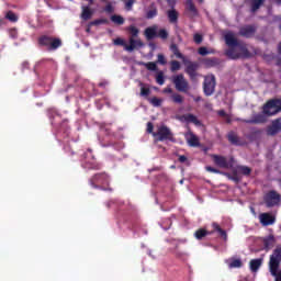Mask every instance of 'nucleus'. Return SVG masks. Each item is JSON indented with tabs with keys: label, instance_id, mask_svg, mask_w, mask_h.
Returning a JSON list of instances; mask_svg holds the SVG:
<instances>
[{
	"label": "nucleus",
	"instance_id": "4468645a",
	"mask_svg": "<svg viewBox=\"0 0 281 281\" xmlns=\"http://www.w3.org/2000/svg\"><path fill=\"white\" fill-rule=\"evenodd\" d=\"M281 132V121L280 119H277L272 122L270 126L267 128V135H270L271 137L278 135V133Z\"/></svg>",
	"mask_w": 281,
	"mask_h": 281
},
{
	"label": "nucleus",
	"instance_id": "37998d69",
	"mask_svg": "<svg viewBox=\"0 0 281 281\" xmlns=\"http://www.w3.org/2000/svg\"><path fill=\"white\" fill-rule=\"evenodd\" d=\"M170 69H171V71H179V69H181V63H179L177 60H172L170 63Z\"/></svg>",
	"mask_w": 281,
	"mask_h": 281
},
{
	"label": "nucleus",
	"instance_id": "0e129e2a",
	"mask_svg": "<svg viewBox=\"0 0 281 281\" xmlns=\"http://www.w3.org/2000/svg\"><path fill=\"white\" fill-rule=\"evenodd\" d=\"M201 100H203V98L196 97V98L194 99V102H201Z\"/></svg>",
	"mask_w": 281,
	"mask_h": 281
},
{
	"label": "nucleus",
	"instance_id": "aec40b11",
	"mask_svg": "<svg viewBox=\"0 0 281 281\" xmlns=\"http://www.w3.org/2000/svg\"><path fill=\"white\" fill-rule=\"evenodd\" d=\"M240 121L244 122V124H265L267 122V119H265V115L262 114H257L252 119H244Z\"/></svg>",
	"mask_w": 281,
	"mask_h": 281
},
{
	"label": "nucleus",
	"instance_id": "7ed1b4c3",
	"mask_svg": "<svg viewBox=\"0 0 281 281\" xmlns=\"http://www.w3.org/2000/svg\"><path fill=\"white\" fill-rule=\"evenodd\" d=\"M239 52L236 48H228L225 50V56L231 58V60H238V58H251V54L245 44H239L238 46Z\"/></svg>",
	"mask_w": 281,
	"mask_h": 281
},
{
	"label": "nucleus",
	"instance_id": "a19ab883",
	"mask_svg": "<svg viewBox=\"0 0 281 281\" xmlns=\"http://www.w3.org/2000/svg\"><path fill=\"white\" fill-rule=\"evenodd\" d=\"M90 25H109L108 19H97L90 22Z\"/></svg>",
	"mask_w": 281,
	"mask_h": 281
},
{
	"label": "nucleus",
	"instance_id": "6ab92c4d",
	"mask_svg": "<svg viewBox=\"0 0 281 281\" xmlns=\"http://www.w3.org/2000/svg\"><path fill=\"white\" fill-rule=\"evenodd\" d=\"M186 139L188 142V145L193 148H196L198 146L201 145V143L199 142V137L196 135H194V133H192V132H188L186 134Z\"/></svg>",
	"mask_w": 281,
	"mask_h": 281
},
{
	"label": "nucleus",
	"instance_id": "f257e3e1",
	"mask_svg": "<svg viewBox=\"0 0 281 281\" xmlns=\"http://www.w3.org/2000/svg\"><path fill=\"white\" fill-rule=\"evenodd\" d=\"M170 52H172L176 58H179L180 60H182L186 67L184 68L186 74L189 76L190 80L194 82V80H196L199 76H201L199 74V69H201V65L198 61H192L188 59L186 56H183V54H181V52L179 50V46L177 44L170 45Z\"/></svg>",
	"mask_w": 281,
	"mask_h": 281
},
{
	"label": "nucleus",
	"instance_id": "9d476101",
	"mask_svg": "<svg viewBox=\"0 0 281 281\" xmlns=\"http://www.w3.org/2000/svg\"><path fill=\"white\" fill-rule=\"evenodd\" d=\"M213 161L218 168H232L234 166V157H231L229 161L225 156L213 155Z\"/></svg>",
	"mask_w": 281,
	"mask_h": 281
},
{
	"label": "nucleus",
	"instance_id": "e433bc0d",
	"mask_svg": "<svg viewBox=\"0 0 281 281\" xmlns=\"http://www.w3.org/2000/svg\"><path fill=\"white\" fill-rule=\"evenodd\" d=\"M139 87H140V95L143 98H148L150 95V88L145 87L144 82H139Z\"/></svg>",
	"mask_w": 281,
	"mask_h": 281
},
{
	"label": "nucleus",
	"instance_id": "ddd939ff",
	"mask_svg": "<svg viewBox=\"0 0 281 281\" xmlns=\"http://www.w3.org/2000/svg\"><path fill=\"white\" fill-rule=\"evenodd\" d=\"M256 25H246L239 30V36H244V38H252L256 34Z\"/></svg>",
	"mask_w": 281,
	"mask_h": 281
},
{
	"label": "nucleus",
	"instance_id": "72a5a7b5",
	"mask_svg": "<svg viewBox=\"0 0 281 281\" xmlns=\"http://www.w3.org/2000/svg\"><path fill=\"white\" fill-rule=\"evenodd\" d=\"M237 171L239 175H244V177H249V175H251V168L247 166H237Z\"/></svg>",
	"mask_w": 281,
	"mask_h": 281
},
{
	"label": "nucleus",
	"instance_id": "ea45409f",
	"mask_svg": "<svg viewBox=\"0 0 281 281\" xmlns=\"http://www.w3.org/2000/svg\"><path fill=\"white\" fill-rule=\"evenodd\" d=\"M171 100L175 102V104H183V97L179 93H173L171 95Z\"/></svg>",
	"mask_w": 281,
	"mask_h": 281
},
{
	"label": "nucleus",
	"instance_id": "864d4df0",
	"mask_svg": "<svg viewBox=\"0 0 281 281\" xmlns=\"http://www.w3.org/2000/svg\"><path fill=\"white\" fill-rule=\"evenodd\" d=\"M114 10L113 4L111 3H108L104 8V12H108V14H113Z\"/></svg>",
	"mask_w": 281,
	"mask_h": 281
},
{
	"label": "nucleus",
	"instance_id": "9b49d317",
	"mask_svg": "<svg viewBox=\"0 0 281 281\" xmlns=\"http://www.w3.org/2000/svg\"><path fill=\"white\" fill-rule=\"evenodd\" d=\"M224 41L227 47H229V49H236V47L240 45V42L238 41V38H236V35H234L232 32H228L224 35Z\"/></svg>",
	"mask_w": 281,
	"mask_h": 281
},
{
	"label": "nucleus",
	"instance_id": "09e8293b",
	"mask_svg": "<svg viewBox=\"0 0 281 281\" xmlns=\"http://www.w3.org/2000/svg\"><path fill=\"white\" fill-rule=\"evenodd\" d=\"M193 41L196 45H201L203 43V35L196 33L193 35Z\"/></svg>",
	"mask_w": 281,
	"mask_h": 281
},
{
	"label": "nucleus",
	"instance_id": "4c0bfd02",
	"mask_svg": "<svg viewBox=\"0 0 281 281\" xmlns=\"http://www.w3.org/2000/svg\"><path fill=\"white\" fill-rule=\"evenodd\" d=\"M110 19L115 25H124V18L122 15L114 14Z\"/></svg>",
	"mask_w": 281,
	"mask_h": 281
},
{
	"label": "nucleus",
	"instance_id": "4be33fe9",
	"mask_svg": "<svg viewBox=\"0 0 281 281\" xmlns=\"http://www.w3.org/2000/svg\"><path fill=\"white\" fill-rule=\"evenodd\" d=\"M212 234H214V232H209L205 228H199L194 232V238H196V240H203L206 236H212Z\"/></svg>",
	"mask_w": 281,
	"mask_h": 281
},
{
	"label": "nucleus",
	"instance_id": "13d9d810",
	"mask_svg": "<svg viewBox=\"0 0 281 281\" xmlns=\"http://www.w3.org/2000/svg\"><path fill=\"white\" fill-rule=\"evenodd\" d=\"M21 67H22V71H25V69H30V63L23 61Z\"/></svg>",
	"mask_w": 281,
	"mask_h": 281
},
{
	"label": "nucleus",
	"instance_id": "f8f14e48",
	"mask_svg": "<svg viewBox=\"0 0 281 281\" xmlns=\"http://www.w3.org/2000/svg\"><path fill=\"white\" fill-rule=\"evenodd\" d=\"M259 221L263 227H269V225H273V223H276V216L271 213H261L259 215Z\"/></svg>",
	"mask_w": 281,
	"mask_h": 281
},
{
	"label": "nucleus",
	"instance_id": "2f4dec72",
	"mask_svg": "<svg viewBox=\"0 0 281 281\" xmlns=\"http://www.w3.org/2000/svg\"><path fill=\"white\" fill-rule=\"evenodd\" d=\"M187 10L191 12L192 16H196L199 14V10H196V5L192 0H187Z\"/></svg>",
	"mask_w": 281,
	"mask_h": 281
},
{
	"label": "nucleus",
	"instance_id": "774afa93",
	"mask_svg": "<svg viewBox=\"0 0 281 281\" xmlns=\"http://www.w3.org/2000/svg\"><path fill=\"white\" fill-rule=\"evenodd\" d=\"M87 32H90V29H87Z\"/></svg>",
	"mask_w": 281,
	"mask_h": 281
},
{
	"label": "nucleus",
	"instance_id": "423d86ee",
	"mask_svg": "<svg viewBox=\"0 0 281 281\" xmlns=\"http://www.w3.org/2000/svg\"><path fill=\"white\" fill-rule=\"evenodd\" d=\"M280 111H281L280 99L268 100L262 106V113L263 115H268V117H271V115H277V113H280Z\"/></svg>",
	"mask_w": 281,
	"mask_h": 281
},
{
	"label": "nucleus",
	"instance_id": "cd10ccee",
	"mask_svg": "<svg viewBox=\"0 0 281 281\" xmlns=\"http://www.w3.org/2000/svg\"><path fill=\"white\" fill-rule=\"evenodd\" d=\"M169 23H177L179 21V12L175 9L167 11Z\"/></svg>",
	"mask_w": 281,
	"mask_h": 281
},
{
	"label": "nucleus",
	"instance_id": "f704fd0d",
	"mask_svg": "<svg viewBox=\"0 0 281 281\" xmlns=\"http://www.w3.org/2000/svg\"><path fill=\"white\" fill-rule=\"evenodd\" d=\"M126 31L131 34V38H137L139 35V29L135 25H130Z\"/></svg>",
	"mask_w": 281,
	"mask_h": 281
},
{
	"label": "nucleus",
	"instance_id": "a211bd4d",
	"mask_svg": "<svg viewBox=\"0 0 281 281\" xmlns=\"http://www.w3.org/2000/svg\"><path fill=\"white\" fill-rule=\"evenodd\" d=\"M58 47H63V40L52 36L50 42L48 43V46L46 48L47 52H56Z\"/></svg>",
	"mask_w": 281,
	"mask_h": 281
},
{
	"label": "nucleus",
	"instance_id": "6e6552de",
	"mask_svg": "<svg viewBox=\"0 0 281 281\" xmlns=\"http://www.w3.org/2000/svg\"><path fill=\"white\" fill-rule=\"evenodd\" d=\"M281 195L276 190H270L263 195V203L266 207H276L280 205Z\"/></svg>",
	"mask_w": 281,
	"mask_h": 281
},
{
	"label": "nucleus",
	"instance_id": "338daca9",
	"mask_svg": "<svg viewBox=\"0 0 281 281\" xmlns=\"http://www.w3.org/2000/svg\"><path fill=\"white\" fill-rule=\"evenodd\" d=\"M229 122H232L229 119L227 120V123L229 124Z\"/></svg>",
	"mask_w": 281,
	"mask_h": 281
},
{
	"label": "nucleus",
	"instance_id": "79ce46f5",
	"mask_svg": "<svg viewBox=\"0 0 281 281\" xmlns=\"http://www.w3.org/2000/svg\"><path fill=\"white\" fill-rule=\"evenodd\" d=\"M156 82L157 85H165L166 82V79L164 78V71H159L157 75H156Z\"/></svg>",
	"mask_w": 281,
	"mask_h": 281
},
{
	"label": "nucleus",
	"instance_id": "69168bd1",
	"mask_svg": "<svg viewBox=\"0 0 281 281\" xmlns=\"http://www.w3.org/2000/svg\"><path fill=\"white\" fill-rule=\"evenodd\" d=\"M89 3H90V5H93V0H87Z\"/></svg>",
	"mask_w": 281,
	"mask_h": 281
},
{
	"label": "nucleus",
	"instance_id": "6e6d98bb",
	"mask_svg": "<svg viewBox=\"0 0 281 281\" xmlns=\"http://www.w3.org/2000/svg\"><path fill=\"white\" fill-rule=\"evenodd\" d=\"M135 3V0H127L125 3L126 10H133V4Z\"/></svg>",
	"mask_w": 281,
	"mask_h": 281
},
{
	"label": "nucleus",
	"instance_id": "dca6fc26",
	"mask_svg": "<svg viewBox=\"0 0 281 281\" xmlns=\"http://www.w3.org/2000/svg\"><path fill=\"white\" fill-rule=\"evenodd\" d=\"M130 45L126 44L125 52H135L137 47H144V43L140 40H135V37H130Z\"/></svg>",
	"mask_w": 281,
	"mask_h": 281
},
{
	"label": "nucleus",
	"instance_id": "c85d7f7f",
	"mask_svg": "<svg viewBox=\"0 0 281 281\" xmlns=\"http://www.w3.org/2000/svg\"><path fill=\"white\" fill-rule=\"evenodd\" d=\"M213 231L211 232H218L220 236L224 239L227 240V232H225V229L221 228V226L218 225V223L214 222L212 224Z\"/></svg>",
	"mask_w": 281,
	"mask_h": 281
},
{
	"label": "nucleus",
	"instance_id": "052dcab7",
	"mask_svg": "<svg viewBox=\"0 0 281 281\" xmlns=\"http://www.w3.org/2000/svg\"><path fill=\"white\" fill-rule=\"evenodd\" d=\"M218 115H220V117H226L227 116V112H225V110H220L218 111Z\"/></svg>",
	"mask_w": 281,
	"mask_h": 281
},
{
	"label": "nucleus",
	"instance_id": "58836bf2",
	"mask_svg": "<svg viewBox=\"0 0 281 281\" xmlns=\"http://www.w3.org/2000/svg\"><path fill=\"white\" fill-rule=\"evenodd\" d=\"M228 267L229 269H240L243 261L240 259H232Z\"/></svg>",
	"mask_w": 281,
	"mask_h": 281
},
{
	"label": "nucleus",
	"instance_id": "bb28decb",
	"mask_svg": "<svg viewBox=\"0 0 281 281\" xmlns=\"http://www.w3.org/2000/svg\"><path fill=\"white\" fill-rule=\"evenodd\" d=\"M50 41H52V36H49V35H41L37 38L38 46L40 47H46V49L49 46Z\"/></svg>",
	"mask_w": 281,
	"mask_h": 281
},
{
	"label": "nucleus",
	"instance_id": "c756f323",
	"mask_svg": "<svg viewBox=\"0 0 281 281\" xmlns=\"http://www.w3.org/2000/svg\"><path fill=\"white\" fill-rule=\"evenodd\" d=\"M138 65H140L142 67H145L148 71H157L158 67H157V63L155 61H139Z\"/></svg>",
	"mask_w": 281,
	"mask_h": 281
},
{
	"label": "nucleus",
	"instance_id": "f03ea898",
	"mask_svg": "<svg viewBox=\"0 0 281 281\" xmlns=\"http://www.w3.org/2000/svg\"><path fill=\"white\" fill-rule=\"evenodd\" d=\"M89 186H91L94 190H102L103 192H113L111 186V178L106 172H98L94 173L89 180Z\"/></svg>",
	"mask_w": 281,
	"mask_h": 281
},
{
	"label": "nucleus",
	"instance_id": "a878e982",
	"mask_svg": "<svg viewBox=\"0 0 281 281\" xmlns=\"http://www.w3.org/2000/svg\"><path fill=\"white\" fill-rule=\"evenodd\" d=\"M250 271L256 273L262 267V259H251L249 262Z\"/></svg>",
	"mask_w": 281,
	"mask_h": 281
},
{
	"label": "nucleus",
	"instance_id": "c9c22d12",
	"mask_svg": "<svg viewBox=\"0 0 281 281\" xmlns=\"http://www.w3.org/2000/svg\"><path fill=\"white\" fill-rule=\"evenodd\" d=\"M5 19L11 23H16L19 21V15H16V13H14L13 11H8L5 13Z\"/></svg>",
	"mask_w": 281,
	"mask_h": 281
},
{
	"label": "nucleus",
	"instance_id": "0eeeda50",
	"mask_svg": "<svg viewBox=\"0 0 281 281\" xmlns=\"http://www.w3.org/2000/svg\"><path fill=\"white\" fill-rule=\"evenodd\" d=\"M154 137H157V142H175V134L166 125H161L157 133H153Z\"/></svg>",
	"mask_w": 281,
	"mask_h": 281
},
{
	"label": "nucleus",
	"instance_id": "a18cd8bd",
	"mask_svg": "<svg viewBox=\"0 0 281 281\" xmlns=\"http://www.w3.org/2000/svg\"><path fill=\"white\" fill-rule=\"evenodd\" d=\"M158 65H167L168 60H166V56L164 54H158L157 55V61Z\"/></svg>",
	"mask_w": 281,
	"mask_h": 281
},
{
	"label": "nucleus",
	"instance_id": "f3484780",
	"mask_svg": "<svg viewBox=\"0 0 281 281\" xmlns=\"http://www.w3.org/2000/svg\"><path fill=\"white\" fill-rule=\"evenodd\" d=\"M227 139L232 146H244L245 144L243 143V139L238 137V134H236L234 131L228 132Z\"/></svg>",
	"mask_w": 281,
	"mask_h": 281
},
{
	"label": "nucleus",
	"instance_id": "473e14b6",
	"mask_svg": "<svg viewBox=\"0 0 281 281\" xmlns=\"http://www.w3.org/2000/svg\"><path fill=\"white\" fill-rule=\"evenodd\" d=\"M266 1L267 0H252L251 12H258V10H260V7H262Z\"/></svg>",
	"mask_w": 281,
	"mask_h": 281
},
{
	"label": "nucleus",
	"instance_id": "20e7f679",
	"mask_svg": "<svg viewBox=\"0 0 281 281\" xmlns=\"http://www.w3.org/2000/svg\"><path fill=\"white\" fill-rule=\"evenodd\" d=\"M85 160L82 162V168L86 170H102V164L95 161V156H93V149L88 148L83 154Z\"/></svg>",
	"mask_w": 281,
	"mask_h": 281
},
{
	"label": "nucleus",
	"instance_id": "5fc2aeb1",
	"mask_svg": "<svg viewBox=\"0 0 281 281\" xmlns=\"http://www.w3.org/2000/svg\"><path fill=\"white\" fill-rule=\"evenodd\" d=\"M166 1H167V5H169L171 10H175L177 5V0H166Z\"/></svg>",
	"mask_w": 281,
	"mask_h": 281
},
{
	"label": "nucleus",
	"instance_id": "8fccbe9b",
	"mask_svg": "<svg viewBox=\"0 0 281 281\" xmlns=\"http://www.w3.org/2000/svg\"><path fill=\"white\" fill-rule=\"evenodd\" d=\"M150 104H153V106H159L162 102L161 99L157 98V97H154L149 100Z\"/></svg>",
	"mask_w": 281,
	"mask_h": 281
},
{
	"label": "nucleus",
	"instance_id": "5701e85b",
	"mask_svg": "<svg viewBox=\"0 0 281 281\" xmlns=\"http://www.w3.org/2000/svg\"><path fill=\"white\" fill-rule=\"evenodd\" d=\"M157 14H159V11L157 10V4L153 2L146 11V19H155Z\"/></svg>",
	"mask_w": 281,
	"mask_h": 281
},
{
	"label": "nucleus",
	"instance_id": "7c9ffc66",
	"mask_svg": "<svg viewBox=\"0 0 281 281\" xmlns=\"http://www.w3.org/2000/svg\"><path fill=\"white\" fill-rule=\"evenodd\" d=\"M274 243H276V238L273 237V235L268 236L267 238L263 239L265 249L267 250L271 249Z\"/></svg>",
	"mask_w": 281,
	"mask_h": 281
},
{
	"label": "nucleus",
	"instance_id": "49530a36",
	"mask_svg": "<svg viewBox=\"0 0 281 281\" xmlns=\"http://www.w3.org/2000/svg\"><path fill=\"white\" fill-rule=\"evenodd\" d=\"M198 54L200 56H207V54H212V52L207 50V47L202 46L198 49Z\"/></svg>",
	"mask_w": 281,
	"mask_h": 281
},
{
	"label": "nucleus",
	"instance_id": "412c9836",
	"mask_svg": "<svg viewBox=\"0 0 281 281\" xmlns=\"http://www.w3.org/2000/svg\"><path fill=\"white\" fill-rule=\"evenodd\" d=\"M182 120H184V122H187L188 124H194L195 126L202 125L201 121H199L196 115L191 113L182 115Z\"/></svg>",
	"mask_w": 281,
	"mask_h": 281
},
{
	"label": "nucleus",
	"instance_id": "680f3d73",
	"mask_svg": "<svg viewBox=\"0 0 281 281\" xmlns=\"http://www.w3.org/2000/svg\"><path fill=\"white\" fill-rule=\"evenodd\" d=\"M162 93H172V88L167 87L162 90Z\"/></svg>",
	"mask_w": 281,
	"mask_h": 281
},
{
	"label": "nucleus",
	"instance_id": "2eb2a0df",
	"mask_svg": "<svg viewBox=\"0 0 281 281\" xmlns=\"http://www.w3.org/2000/svg\"><path fill=\"white\" fill-rule=\"evenodd\" d=\"M201 63L202 65H204L206 69H212V67H218V65H221V59L217 57H213V58L206 57V58H203Z\"/></svg>",
	"mask_w": 281,
	"mask_h": 281
},
{
	"label": "nucleus",
	"instance_id": "c03bdc74",
	"mask_svg": "<svg viewBox=\"0 0 281 281\" xmlns=\"http://www.w3.org/2000/svg\"><path fill=\"white\" fill-rule=\"evenodd\" d=\"M158 38H161L162 41H166L168 38V31L165 29H160L157 33Z\"/></svg>",
	"mask_w": 281,
	"mask_h": 281
},
{
	"label": "nucleus",
	"instance_id": "de8ad7c7",
	"mask_svg": "<svg viewBox=\"0 0 281 281\" xmlns=\"http://www.w3.org/2000/svg\"><path fill=\"white\" fill-rule=\"evenodd\" d=\"M114 45H120L121 47H124V49L126 50V42L124 40H122V37L115 38Z\"/></svg>",
	"mask_w": 281,
	"mask_h": 281
},
{
	"label": "nucleus",
	"instance_id": "b1692460",
	"mask_svg": "<svg viewBox=\"0 0 281 281\" xmlns=\"http://www.w3.org/2000/svg\"><path fill=\"white\" fill-rule=\"evenodd\" d=\"M93 16V9L91 7H82L81 19L82 21H89Z\"/></svg>",
	"mask_w": 281,
	"mask_h": 281
},
{
	"label": "nucleus",
	"instance_id": "e2e57ef3",
	"mask_svg": "<svg viewBox=\"0 0 281 281\" xmlns=\"http://www.w3.org/2000/svg\"><path fill=\"white\" fill-rule=\"evenodd\" d=\"M101 131H104V133H106L108 135H111V130H109V127L106 126L101 127Z\"/></svg>",
	"mask_w": 281,
	"mask_h": 281
},
{
	"label": "nucleus",
	"instance_id": "39448f33",
	"mask_svg": "<svg viewBox=\"0 0 281 281\" xmlns=\"http://www.w3.org/2000/svg\"><path fill=\"white\" fill-rule=\"evenodd\" d=\"M202 89L206 98H210V95H214V93L216 92V76H214V74L204 76Z\"/></svg>",
	"mask_w": 281,
	"mask_h": 281
},
{
	"label": "nucleus",
	"instance_id": "603ef678",
	"mask_svg": "<svg viewBox=\"0 0 281 281\" xmlns=\"http://www.w3.org/2000/svg\"><path fill=\"white\" fill-rule=\"evenodd\" d=\"M205 170H206L207 172H213L214 175H221V170H218V169H216V168H214V167H211V166H206V167H205Z\"/></svg>",
	"mask_w": 281,
	"mask_h": 281
},
{
	"label": "nucleus",
	"instance_id": "1a4fd4ad",
	"mask_svg": "<svg viewBox=\"0 0 281 281\" xmlns=\"http://www.w3.org/2000/svg\"><path fill=\"white\" fill-rule=\"evenodd\" d=\"M172 82L177 91H180L181 93H188L190 89V83H188V80H186L183 74L175 76Z\"/></svg>",
	"mask_w": 281,
	"mask_h": 281
},
{
	"label": "nucleus",
	"instance_id": "bf43d9fd",
	"mask_svg": "<svg viewBox=\"0 0 281 281\" xmlns=\"http://www.w3.org/2000/svg\"><path fill=\"white\" fill-rule=\"evenodd\" d=\"M178 161H180V164H186V161H188V157H186L183 155L179 156Z\"/></svg>",
	"mask_w": 281,
	"mask_h": 281
},
{
	"label": "nucleus",
	"instance_id": "393cba45",
	"mask_svg": "<svg viewBox=\"0 0 281 281\" xmlns=\"http://www.w3.org/2000/svg\"><path fill=\"white\" fill-rule=\"evenodd\" d=\"M145 36L147 41H153V38H157V26H149L145 30Z\"/></svg>",
	"mask_w": 281,
	"mask_h": 281
},
{
	"label": "nucleus",
	"instance_id": "4d7b16f0",
	"mask_svg": "<svg viewBox=\"0 0 281 281\" xmlns=\"http://www.w3.org/2000/svg\"><path fill=\"white\" fill-rule=\"evenodd\" d=\"M153 131H155V125H153L151 122H148L147 123V133H151V134L155 133Z\"/></svg>",
	"mask_w": 281,
	"mask_h": 281
},
{
	"label": "nucleus",
	"instance_id": "3c124183",
	"mask_svg": "<svg viewBox=\"0 0 281 281\" xmlns=\"http://www.w3.org/2000/svg\"><path fill=\"white\" fill-rule=\"evenodd\" d=\"M226 175V177H228V179H231V181H235V183H238L239 181H240V178H238V173H233V176L232 175H229V173H225Z\"/></svg>",
	"mask_w": 281,
	"mask_h": 281
}]
</instances>
